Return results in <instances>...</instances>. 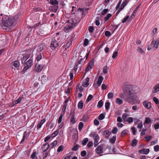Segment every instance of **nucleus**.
I'll return each instance as SVG.
<instances>
[{"mask_svg": "<svg viewBox=\"0 0 159 159\" xmlns=\"http://www.w3.org/2000/svg\"><path fill=\"white\" fill-rule=\"evenodd\" d=\"M93 98V96L92 95L89 94L88 97L87 99H86V102H88L90 101L92 98Z\"/></svg>", "mask_w": 159, "mask_h": 159, "instance_id": "nucleus-34", "label": "nucleus"}, {"mask_svg": "<svg viewBox=\"0 0 159 159\" xmlns=\"http://www.w3.org/2000/svg\"><path fill=\"white\" fill-rule=\"evenodd\" d=\"M79 147V146L77 144L75 145L72 149V151H77Z\"/></svg>", "mask_w": 159, "mask_h": 159, "instance_id": "nucleus-48", "label": "nucleus"}, {"mask_svg": "<svg viewBox=\"0 0 159 159\" xmlns=\"http://www.w3.org/2000/svg\"><path fill=\"white\" fill-rule=\"evenodd\" d=\"M103 80V78L101 76H99L98 80L97 81V84L98 86H100Z\"/></svg>", "mask_w": 159, "mask_h": 159, "instance_id": "nucleus-14", "label": "nucleus"}, {"mask_svg": "<svg viewBox=\"0 0 159 159\" xmlns=\"http://www.w3.org/2000/svg\"><path fill=\"white\" fill-rule=\"evenodd\" d=\"M124 93L126 97L127 101L129 103L134 104L138 102V98L134 94L139 90L138 87L131 85H125L122 87Z\"/></svg>", "mask_w": 159, "mask_h": 159, "instance_id": "nucleus-1", "label": "nucleus"}, {"mask_svg": "<svg viewBox=\"0 0 159 159\" xmlns=\"http://www.w3.org/2000/svg\"><path fill=\"white\" fill-rule=\"evenodd\" d=\"M159 91V84H156L152 90L153 93H156Z\"/></svg>", "mask_w": 159, "mask_h": 159, "instance_id": "nucleus-16", "label": "nucleus"}, {"mask_svg": "<svg viewBox=\"0 0 159 159\" xmlns=\"http://www.w3.org/2000/svg\"><path fill=\"white\" fill-rule=\"evenodd\" d=\"M149 152V149L143 148L139 151V153L140 154H148Z\"/></svg>", "mask_w": 159, "mask_h": 159, "instance_id": "nucleus-10", "label": "nucleus"}, {"mask_svg": "<svg viewBox=\"0 0 159 159\" xmlns=\"http://www.w3.org/2000/svg\"><path fill=\"white\" fill-rule=\"evenodd\" d=\"M12 65L16 68H19L20 66V62L18 60H16L12 62Z\"/></svg>", "mask_w": 159, "mask_h": 159, "instance_id": "nucleus-17", "label": "nucleus"}, {"mask_svg": "<svg viewBox=\"0 0 159 159\" xmlns=\"http://www.w3.org/2000/svg\"><path fill=\"white\" fill-rule=\"evenodd\" d=\"M88 141V139L87 138L84 139L82 141V144L83 145H85L87 143Z\"/></svg>", "mask_w": 159, "mask_h": 159, "instance_id": "nucleus-38", "label": "nucleus"}, {"mask_svg": "<svg viewBox=\"0 0 159 159\" xmlns=\"http://www.w3.org/2000/svg\"><path fill=\"white\" fill-rule=\"evenodd\" d=\"M49 147H50V145L49 144L46 143L43 145L42 149L43 151H46Z\"/></svg>", "mask_w": 159, "mask_h": 159, "instance_id": "nucleus-20", "label": "nucleus"}, {"mask_svg": "<svg viewBox=\"0 0 159 159\" xmlns=\"http://www.w3.org/2000/svg\"><path fill=\"white\" fill-rule=\"evenodd\" d=\"M137 8L138 7H136V9L133 11L132 14L129 18L130 19H132L134 17L137 12Z\"/></svg>", "mask_w": 159, "mask_h": 159, "instance_id": "nucleus-26", "label": "nucleus"}, {"mask_svg": "<svg viewBox=\"0 0 159 159\" xmlns=\"http://www.w3.org/2000/svg\"><path fill=\"white\" fill-rule=\"evenodd\" d=\"M67 106V104L66 103H64V105L63 106L62 109V111L63 112V113L65 114V111L66 108V107Z\"/></svg>", "mask_w": 159, "mask_h": 159, "instance_id": "nucleus-42", "label": "nucleus"}, {"mask_svg": "<svg viewBox=\"0 0 159 159\" xmlns=\"http://www.w3.org/2000/svg\"><path fill=\"white\" fill-rule=\"evenodd\" d=\"M116 136H114L113 137L110 139V141L112 143H114L116 141Z\"/></svg>", "mask_w": 159, "mask_h": 159, "instance_id": "nucleus-32", "label": "nucleus"}, {"mask_svg": "<svg viewBox=\"0 0 159 159\" xmlns=\"http://www.w3.org/2000/svg\"><path fill=\"white\" fill-rule=\"evenodd\" d=\"M89 77H87L85 80L83 82L82 84L83 86L85 87H88L89 84Z\"/></svg>", "mask_w": 159, "mask_h": 159, "instance_id": "nucleus-13", "label": "nucleus"}, {"mask_svg": "<svg viewBox=\"0 0 159 159\" xmlns=\"http://www.w3.org/2000/svg\"><path fill=\"white\" fill-rule=\"evenodd\" d=\"M129 123H132L133 121V118L132 117H130L128 118L126 120Z\"/></svg>", "mask_w": 159, "mask_h": 159, "instance_id": "nucleus-52", "label": "nucleus"}, {"mask_svg": "<svg viewBox=\"0 0 159 159\" xmlns=\"http://www.w3.org/2000/svg\"><path fill=\"white\" fill-rule=\"evenodd\" d=\"M103 149L101 145H99L96 149V152L98 154L103 153Z\"/></svg>", "mask_w": 159, "mask_h": 159, "instance_id": "nucleus-12", "label": "nucleus"}, {"mask_svg": "<svg viewBox=\"0 0 159 159\" xmlns=\"http://www.w3.org/2000/svg\"><path fill=\"white\" fill-rule=\"evenodd\" d=\"M42 58V56L40 53H39L37 54V61H39Z\"/></svg>", "mask_w": 159, "mask_h": 159, "instance_id": "nucleus-44", "label": "nucleus"}, {"mask_svg": "<svg viewBox=\"0 0 159 159\" xmlns=\"http://www.w3.org/2000/svg\"><path fill=\"white\" fill-rule=\"evenodd\" d=\"M72 137L73 138V142L74 143H75L78 139V135L76 134V133H74L72 135Z\"/></svg>", "mask_w": 159, "mask_h": 159, "instance_id": "nucleus-24", "label": "nucleus"}, {"mask_svg": "<svg viewBox=\"0 0 159 159\" xmlns=\"http://www.w3.org/2000/svg\"><path fill=\"white\" fill-rule=\"evenodd\" d=\"M86 152L85 150H84L81 152L80 155L82 157H85L86 155Z\"/></svg>", "mask_w": 159, "mask_h": 159, "instance_id": "nucleus-57", "label": "nucleus"}, {"mask_svg": "<svg viewBox=\"0 0 159 159\" xmlns=\"http://www.w3.org/2000/svg\"><path fill=\"white\" fill-rule=\"evenodd\" d=\"M114 96L113 94L111 92L109 93L107 95L108 98L109 99L112 98H113Z\"/></svg>", "mask_w": 159, "mask_h": 159, "instance_id": "nucleus-43", "label": "nucleus"}, {"mask_svg": "<svg viewBox=\"0 0 159 159\" xmlns=\"http://www.w3.org/2000/svg\"><path fill=\"white\" fill-rule=\"evenodd\" d=\"M84 126V124L83 122H80L79 123V126H78V129L79 130H80L82 129V128Z\"/></svg>", "mask_w": 159, "mask_h": 159, "instance_id": "nucleus-39", "label": "nucleus"}, {"mask_svg": "<svg viewBox=\"0 0 159 159\" xmlns=\"http://www.w3.org/2000/svg\"><path fill=\"white\" fill-rule=\"evenodd\" d=\"M14 21V19L7 17L5 19H2L0 25L3 29L7 30L13 25Z\"/></svg>", "mask_w": 159, "mask_h": 159, "instance_id": "nucleus-2", "label": "nucleus"}, {"mask_svg": "<svg viewBox=\"0 0 159 159\" xmlns=\"http://www.w3.org/2000/svg\"><path fill=\"white\" fill-rule=\"evenodd\" d=\"M93 139L94 140V146H97L98 143V141L99 140V137L98 135L96 133H94L93 134Z\"/></svg>", "mask_w": 159, "mask_h": 159, "instance_id": "nucleus-7", "label": "nucleus"}, {"mask_svg": "<svg viewBox=\"0 0 159 159\" xmlns=\"http://www.w3.org/2000/svg\"><path fill=\"white\" fill-rule=\"evenodd\" d=\"M75 109H72L70 110V117H74L75 115Z\"/></svg>", "mask_w": 159, "mask_h": 159, "instance_id": "nucleus-27", "label": "nucleus"}, {"mask_svg": "<svg viewBox=\"0 0 159 159\" xmlns=\"http://www.w3.org/2000/svg\"><path fill=\"white\" fill-rule=\"evenodd\" d=\"M33 59L32 58H30L29 60L25 61V62H23V63H24V67L22 70V72L23 73H25L27 70L30 68L33 65Z\"/></svg>", "mask_w": 159, "mask_h": 159, "instance_id": "nucleus-4", "label": "nucleus"}, {"mask_svg": "<svg viewBox=\"0 0 159 159\" xmlns=\"http://www.w3.org/2000/svg\"><path fill=\"white\" fill-rule=\"evenodd\" d=\"M120 4H121V1H120L119 2L118 4H117V6H116V10H118V9H121V8H122V9H123L125 7V5H123L122 4L120 5Z\"/></svg>", "mask_w": 159, "mask_h": 159, "instance_id": "nucleus-19", "label": "nucleus"}, {"mask_svg": "<svg viewBox=\"0 0 159 159\" xmlns=\"http://www.w3.org/2000/svg\"><path fill=\"white\" fill-rule=\"evenodd\" d=\"M59 45V43L56 40L55 37L51 40L50 43V48L52 50H55L56 48Z\"/></svg>", "mask_w": 159, "mask_h": 159, "instance_id": "nucleus-6", "label": "nucleus"}, {"mask_svg": "<svg viewBox=\"0 0 159 159\" xmlns=\"http://www.w3.org/2000/svg\"><path fill=\"white\" fill-rule=\"evenodd\" d=\"M111 147L109 146H107L105 149H104V153L107 154L111 153V152L110 151Z\"/></svg>", "mask_w": 159, "mask_h": 159, "instance_id": "nucleus-18", "label": "nucleus"}, {"mask_svg": "<svg viewBox=\"0 0 159 159\" xmlns=\"http://www.w3.org/2000/svg\"><path fill=\"white\" fill-rule=\"evenodd\" d=\"M89 42V40L87 39H84V45L85 46H86L88 45V43Z\"/></svg>", "mask_w": 159, "mask_h": 159, "instance_id": "nucleus-63", "label": "nucleus"}, {"mask_svg": "<svg viewBox=\"0 0 159 159\" xmlns=\"http://www.w3.org/2000/svg\"><path fill=\"white\" fill-rule=\"evenodd\" d=\"M111 134V133L109 132V131L107 130H105L104 131L103 133V135H110Z\"/></svg>", "mask_w": 159, "mask_h": 159, "instance_id": "nucleus-49", "label": "nucleus"}, {"mask_svg": "<svg viewBox=\"0 0 159 159\" xmlns=\"http://www.w3.org/2000/svg\"><path fill=\"white\" fill-rule=\"evenodd\" d=\"M105 35L106 36H110L111 35V34L110 32L108 31H106L105 33Z\"/></svg>", "mask_w": 159, "mask_h": 159, "instance_id": "nucleus-58", "label": "nucleus"}, {"mask_svg": "<svg viewBox=\"0 0 159 159\" xmlns=\"http://www.w3.org/2000/svg\"><path fill=\"white\" fill-rule=\"evenodd\" d=\"M59 131L58 130L55 131L51 135V136L52 138L55 137L58 133Z\"/></svg>", "mask_w": 159, "mask_h": 159, "instance_id": "nucleus-37", "label": "nucleus"}, {"mask_svg": "<svg viewBox=\"0 0 159 159\" xmlns=\"http://www.w3.org/2000/svg\"><path fill=\"white\" fill-rule=\"evenodd\" d=\"M43 48V45L42 43L40 44L38 47L37 51L38 52H41Z\"/></svg>", "mask_w": 159, "mask_h": 159, "instance_id": "nucleus-21", "label": "nucleus"}, {"mask_svg": "<svg viewBox=\"0 0 159 159\" xmlns=\"http://www.w3.org/2000/svg\"><path fill=\"white\" fill-rule=\"evenodd\" d=\"M32 55L31 49L27 50L25 53L23 57L21 59L22 63L23 64V62H25L29 58H32Z\"/></svg>", "mask_w": 159, "mask_h": 159, "instance_id": "nucleus-5", "label": "nucleus"}, {"mask_svg": "<svg viewBox=\"0 0 159 159\" xmlns=\"http://www.w3.org/2000/svg\"><path fill=\"white\" fill-rule=\"evenodd\" d=\"M153 101L155 102L156 104H158L159 103V101L158 98L155 97H154L153 98Z\"/></svg>", "mask_w": 159, "mask_h": 159, "instance_id": "nucleus-45", "label": "nucleus"}, {"mask_svg": "<svg viewBox=\"0 0 159 159\" xmlns=\"http://www.w3.org/2000/svg\"><path fill=\"white\" fill-rule=\"evenodd\" d=\"M103 105V101L102 100H100L97 105V107L99 108H101Z\"/></svg>", "mask_w": 159, "mask_h": 159, "instance_id": "nucleus-29", "label": "nucleus"}, {"mask_svg": "<svg viewBox=\"0 0 159 159\" xmlns=\"http://www.w3.org/2000/svg\"><path fill=\"white\" fill-rule=\"evenodd\" d=\"M104 118L105 116L102 113L99 115V116H98V118L99 120H101L103 119Z\"/></svg>", "mask_w": 159, "mask_h": 159, "instance_id": "nucleus-41", "label": "nucleus"}, {"mask_svg": "<svg viewBox=\"0 0 159 159\" xmlns=\"http://www.w3.org/2000/svg\"><path fill=\"white\" fill-rule=\"evenodd\" d=\"M110 103L109 102H106L105 104V107L106 109L108 110L110 108Z\"/></svg>", "mask_w": 159, "mask_h": 159, "instance_id": "nucleus-46", "label": "nucleus"}, {"mask_svg": "<svg viewBox=\"0 0 159 159\" xmlns=\"http://www.w3.org/2000/svg\"><path fill=\"white\" fill-rule=\"evenodd\" d=\"M45 121L46 120L45 119L42 120L38 124L37 127V129H39L41 128L42 125L45 122Z\"/></svg>", "mask_w": 159, "mask_h": 159, "instance_id": "nucleus-15", "label": "nucleus"}, {"mask_svg": "<svg viewBox=\"0 0 159 159\" xmlns=\"http://www.w3.org/2000/svg\"><path fill=\"white\" fill-rule=\"evenodd\" d=\"M50 2L51 4L53 5L58 4V1L57 0H50Z\"/></svg>", "mask_w": 159, "mask_h": 159, "instance_id": "nucleus-30", "label": "nucleus"}, {"mask_svg": "<svg viewBox=\"0 0 159 159\" xmlns=\"http://www.w3.org/2000/svg\"><path fill=\"white\" fill-rule=\"evenodd\" d=\"M128 130L126 129H125L121 133V136H124L127 133Z\"/></svg>", "mask_w": 159, "mask_h": 159, "instance_id": "nucleus-51", "label": "nucleus"}, {"mask_svg": "<svg viewBox=\"0 0 159 159\" xmlns=\"http://www.w3.org/2000/svg\"><path fill=\"white\" fill-rule=\"evenodd\" d=\"M128 115L127 114L125 113H124L122 116V118L123 120L125 121H126L127 120V117H128Z\"/></svg>", "mask_w": 159, "mask_h": 159, "instance_id": "nucleus-36", "label": "nucleus"}, {"mask_svg": "<svg viewBox=\"0 0 159 159\" xmlns=\"http://www.w3.org/2000/svg\"><path fill=\"white\" fill-rule=\"evenodd\" d=\"M108 69V67L107 66L104 67L103 70V72L105 74L107 73Z\"/></svg>", "mask_w": 159, "mask_h": 159, "instance_id": "nucleus-59", "label": "nucleus"}, {"mask_svg": "<svg viewBox=\"0 0 159 159\" xmlns=\"http://www.w3.org/2000/svg\"><path fill=\"white\" fill-rule=\"evenodd\" d=\"M83 101H80L78 103V108L80 109H82L83 107Z\"/></svg>", "mask_w": 159, "mask_h": 159, "instance_id": "nucleus-25", "label": "nucleus"}, {"mask_svg": "<svg viewBox=\"0 0 159 159\" xmlns=\"http://www.w3.org/2000/svg\"><path fill=\"white\" fill-rule=\"evenodd\" d=\"M76 23L73 20H69L64 28V31L66 33L71 31L75 26Z\"/></svg>", "mask_w": 159, "mask_h": 159, "instance_id": "nucleus-3", "label": "nucleus"}, {"mask_svg": "<svg viewBox=\"0 0 159 159\" xmlns=\"http://www.w3.org/2000/svg\"><path fill=\"white\" fill-rule=\"evenodd\" d=\"M137 142L138 141L137 139H135L133 140L131 142V145L132 146L134 147L137 145Z\"/></svg>", "mask_w": 159, "mask_h": 159, "instance_id": "nucleus-28", "label": "nucleus"}, {"mask_svg": "<svg viewBox=\"0 0 159 159\" xmlns=\"http://www.w3.org/2000/svg\"><path fill=\"white\" fill-rule=\"evenodd\" d=\"M44 153L43 154V159H44L46 158L48 155V152L47 151H43Z\"/></svg>", "mask_w": 159, "mask_h": 159, "instance_id": "nucleus-53", "label": "nucleus"}, {"mask_svg": "<svg viewBox=\"0 0 159 159\" xmlns=\"http://www.w3.org/2000/svg\"><path fill=\"white\" fill-rule=\"evenodd\" d=\"M154 151L156 152L159 151V145H156L154 146Z\"/></svg>", "mask_w": 159, "mask_h": 159, "instance_id": "nucleus-54", "label": "nucleus"}, {"mask_svg": "<svg viewBox=\"0 0 159 159\" xmlns=\"http://www.w3.org/2000/svg\"><path fill=\"white\" fill-rule=\"evenodd\" d=\"M143 105L147 109H149L151 107V103L147 101H144L143 102Z\"/></svg>", "mask_w": 159, "mask_h": 159, "instance_id": "nucleus-11", "label": "nucleus"}, {"mask_svg": "<svg viewBox=\"0 0 159 159\" xmlns=\"http://www.w3.org/2000/svg\"><path fill=\"white\" fill-rule=\"evenodd\" d=\"M151 120L150 118L147 117L145 118V121L144 123V124L145 123L146 124H148L151 122Z\"/></svg>", "mask_w": 159, "mask_h": 159, "instance_id": "nucleus-33", "label": "nucleus"}, {"mask_svg": "<svg viewBox=\"0 0 159 159\" xmlns=\"http://www.w3.org/2000/svg\"><path fill=\"white\" fill-rule=\"evenodd\" d=\"M137 50L138 52H140L141 54H143L144 53V51L143 50V49L140 48H138Z\"/></svg>", "mask_w": 159, "mask_h": 159, "instance_id": "nucleus-62", "label": "nucleus"}, {"mask_svg": "<svg viewBox=\"0 0 159 159\" xmlns=\"http://www.w3.org/2000/svg\"><path fill=\"white\" fill-rule=\"evenodd\" d=\"M64 114H61L59 116L58 120V123H60L62 120V118L64 116Z\"/></svg>", "mask_w": 159, "mask_h": 159, "instance_id": "nucleus-35", "label": "nucleus"}, {"mask_svg": "<svg viewBox=\"0 0 159 159\" xmlns=\"http://www.w3.org/2000/svg\"><path fill=\"white\" fill-rule=\"evenodd\" d=\"M44 66V65H40L37 63L35 66V70L36 72L40 71L43 68Z\"/></svg>", "mask_w": 159, "mask_h": 159, "instance_id": "nucleus-8", "label": "nucleus"}, {"mask_svg": "<svg viewBox=\"0 0 159 159\" xmlns=\"http://www.w3.org/2000/svg\"><path fill=\"white\" fill-rule=\"evenodd\" d=\"M118 54V52L117 51H116L114 52L112 57L113 58L115 59L116 57L117 56Z\"/></svg>", "mask_w": 159, "mask_h": 159, "instance_id": "nucleus-56", "label": "nucleus"}, {"mask_svg": "<svg viewBox=\"0 0 159 159\" xmlns=\"http://www.w3.org/2000/svg\"><path fill=\"white\" fill-rule=\"evenodd\" d=\"M116 102L118 105H120L123 103V101L120 98H117L116 99Z\"/></svg>", "mask_w": 159, "mask_h": 159, "instance_id": "nucleus-23", "label": "nucleus"}, {"mask_svg": "<svg viewBox=\"0 0 159 159\" xmlns=\"http://www.w3.org/2000/svg\"><path fill=\"white\" fill-rule=\"evenodd\" d=\"M152 138V136L148 135L145 137V139L148 142Z\"/></svg>", "mask_w": 159, "mask_h": 159, "instance_id": "nucleus-55", "label": "nucleus"}, {"mask_svg": "<svg viewBox=\"0 0 159 159\" xmlns=\"http://www.w3.org/2000/svg\"><path fill=\"white\" fill-rule=\"evenodd\" d=\"M129 16L128 15L125 17L122 20V23H124L126 22L128 19V18H129Z\"/></svg>", "mask_w": 159, "mask_h": 159, "instance_id": "nucleus-60", "label": "nucleus"}, {"mask_svg": "<svg viewBox=\"0 0 159 159\" xmlns=\"http://www.w3.org/2000/svg\"><path fill=\"white\" fill-rule=\"evenodd\" d=\"M63 146H60L58 148L57 151L59 152L63 150Z\"/></svg>", "mask_w": 159, "mask_h": 159, "instance_id": "nucleus-61", "label": "nucleus"}, {"mask_svg": "<svg viewBox=\"0 0 159 159\" xmlns=\"http://www.w3.org/2000/svg\"><path fill=\"white\" fill-rule=\"evenodd\" d=\"M23 98V96H20L18 99L15 100V101L13 102L11 104V107H13L16 104H17L18 103H20L22 99Z\"/></svg>", "mask_w": 159, "mask_h": 159, "instance_id": "nucleus-9", "label": "nucleus"}, {"mask_svg": "<svg viewBox=\"0 0 159 159\" xmlns=\"http://www.w3.org/2000/svg\"><path fill=\"white\" fill-rule=\"evenodd\" d=\"M57 144V141L55 140L50 145V148H52L54 147H55Z\"/></svg>", "mask_w": 159, "mask_h": 159, "instance_id": "nucleus-22", "label": "nucleus"}, {"mask_svg": "<svg viewBox=\"0 0 159 159\" xmlns=\"http://www.w3.org/2000/svg\"><path fill=\"white\" fill-rule=\"evenodd\" d=\"M72 42L71 41H69L67 42L66 45V48L65 50H66L68 48L71 44Z\"/></svg>", "mask_w": 159, "mask_h": 159, "instance_id": "nucleus-40", "label": "nucleus"}, {"mask_svg": "<svg viewBox=\"0 0 159 159\" xmlns=\"http://www.w3.org/2000/svg\"><path fill=\"white\" fill-rule=\"evenodd\" d=\"M94 125H98L99 124V123L98 120L97 119H95L94 120Z\"/></svg>", "mask_w": 159, "mask_h": 159, "instance_id": "nucleus-64", "label": "nucleus"}, {"mask_svg": "<svg viewBox=\"0 0 159 159\" xmlns=\"http://www.w3.org/2000/svg\"><path fill=\"white\" fill-rule=\"evenodd\" d=\"M154 127L155 130L159 129V121L154 125Z\"/></svg>", "mask_w": 159, "mask_h": 159, "instance_id": "nucleus-47", "label": "nucleus"}, {"mask_svg": "<svg viewBox=\"0 0 159 159\" xmlns=\"http://www.w3.org/2000/svg\"><path fill=\"white\" fill-rule=\"evenodd\" d=\"M159 44V40L158 39L156 40L154 42L153 47L156 48H158Z\"/></svg>", "mask_w": 159, "mask_h": 159, "instance_id": "nucleus-31", "label": "nucleus"}, {"mask_svg": "<svg viewBox=\"0 0 159 159\" xmlns=\"http://www.w3.org/2000/svg\"><path fill=\"white\" fill-rule=\"evenodd\" d=\"M26 132H24V133L23 134V138L22 140L20 141V143H22L24 141V140L25 139H27L26 138H25V137H26Z\"/></svg>", "mask_w": 159, "mask_h": 159, "instance_id": "nucleus-50", "label": "nucleus"}]
</instances>
